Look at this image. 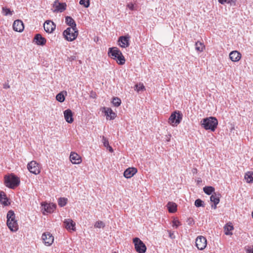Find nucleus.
Here are the masks:
<instances>
[{"label": "nucleus", "mask_w": 253, "mask_h": 253, "mask_svg": "<svg viewBox=\"0 0 253 253\" xmlns=\"http://www.w3.org/2000/svg\"><path fill=\"white\" fill-rule=\"evenodd\" d=\"M13 29L15 31L22 32L24 29L23 22L20 20L14 21L13 24Z\"/></svg>", "instance_id": "obj_14"}, {"label": "nucleus", "mask_w": 253, "mask_h": 253, "mask_svg": "<svg viewBox=\"0 0 253 253\" xmlns=\"http://www.w3.org/2000/svg\"><path fill=\"white\" fill-rule=\"evenodd\" d=\"M201 126L206 130H210L214 131L218 125V121L214 117H210L204 118L202 122Z\"/></svg>", "instance_id": "obj_2"}, {"label": "nucleus", "mask_w": 253, "mask_h": 253, "mask_svg": "<svg viewBox=\"0 0 253 253\" xmlns=\"http://www.w3.org/2000/svg\"><path fill=\"white\" fill-rule=\"evenodd\" d=\"M34 42L39 45H43L46 42V39L42 37L40 34H37L34 37Z\"/></svg>", "instance_id": "obj_16"}, {"label": "nucleus", "mask_w": 253, "mask_h": 253, "mask_svg": "<svg viewBox=\"0 0 253 253\" xmlns=\"http://www.w3.org/2000/svg\"><path fill=\"white\" fill-rule=\"evenodd\" d=\"M64 118L68 123H72L74 121L73 113L70 109H67L64 111Z\"/></svg>", "instance_id": "obj_19"}, {"label": "nucleus", "mask_w": 253, "mask_h": 253, "mask_svg": "<svg viewBox=\"0 0 253 253\" xmlns=\"http://www.w3.org/2000/svg\"><path fill=\"white\" fill-rule=\"evenodd\" d=\"M105 114L107 120H114L116 117V113L110 108H107L105 111Z\"/></svg>", "instance_id": "obj_22"}, {"label": "nucleus", "mask_w": 253, "mask_h": 253, "mask_svg": "<svg viewBox=\"0 0 253 253\" xmlns=\"http://www.w3.org/2000/svg\"><path fill=\"white\" fill-rule=\"evenodd\" d=\"M205 45L204 43L198 41L195 43V49L197 51L199 52L203 51Z\"/></svg>", "instance_id": "obj_29"}, {"label": "nucleus", "mask_w": 253, "mask_h": 253, "mask_svg": "<svg viewBox=\"0 0 253 253\" xmlns=\"http://www.w3.org/2000/svg\"><path fill=\"white\" fill-rule=\"evenodd\" d=\"M117 253V252H113V253Z\"/></svg>", "instance_id": "obj_52"}, {"label": "nucleus", "mask_w": 253, "mask_h": 253, "mask_svg": "<svg viewBox=\"0 0 253 253\" xmlns=\"http://www.w3.org/2000/svg\"><path fill=\"white\" fill-rule=\"evenodd\" d=\"M129 39L130 37L129 35L124 36H121L119 38L118 42L119 45L123 47L126 48L129 46Z\"/></svg>", "instance_id": "obj_11"}, {"label": "nucleus", "mask_w": 253, "mask_h": 253, "mask_svg": "<svg viewBox=\"0 0 253 253\" xmlns=\"http://www.w3.org/2000/svg\"><path fill=\"white\" fill-rule=\"evenodd\" d=\"M104 223L101 221H97L94 225V226L96 228L104 227Z\"/></svg>", "instance_id": "obj_38"}, {"label": "nucleus", "mask_w": 253, "mask_h": 253, "mask_svg": "<svg viewBox=\"0 0 253 253\" xmlns=\"http://www.w3.org/2000/svg\"><path fill=\"white\" fill-rule=\"evenodd\" d=\"M2 13L4 15H12L13 11H11L9 8L3 7L2 8Z\"/></svg>", "instance_id": "obj_34"}, {"label": "nucleus", "mask_w": 253, "mask_h": 253, "mask_svg": "<svg viewBox=\"0 0 253 253\" xmlns=\"http://www.w3.org/2000/svg\"><path fill=\"white\" fill-rule=\"evenodd\" d=\"M27 169L31 173L36 175L40 172L39 165L35 161H32L28 164Z\"/></svg>", "instance_id": "obj_8"}, {"label": "nucleus", "mask_w": 253, "mask_h": 253, "mask_svg": "<svg viewBox=\"0 0 253 253\" xmlns=\"http://www.w3.org/2000/svg\"><path fill=\"white\" fill-rule=\"evenodd\" d=\"M79 3L81 5H84V7L87 8L89 6L90 1L89 0H80Z\"/></svg>", "instance_id": "obj_35"}, {"label": "nucleus", "mask_w": 253, "mask_h": 253, "mask_svg": "<svg viewBox=\"0 0 253 253\" xmlns=\"http://www.w3.org/2000/svg\"><path fill=\"white\" fill-rule=\"evenodd\" d=\"M226 3L230 4L231 5H235L236 4V0H226Z\"/></svg>", "instance_id": "obj_41"}, {"label": "nucleus", "mask_w": 253, "mask_h": 253, "mask_svg": "<svg viewBox=\"0 0 253 253\" xmlns=\"http://www.w3.org/2000/svg\"><path fill=\"white\" fill-rule=\"evenodd\" d=\"M203 190L206 194L210 195L214 191V188L212 186H205Z\"/></svg>", "instance_id": "obj_30"}, {"label": "nucleus", "mask_w": 253, "mask_h": 253, "mask_svg": "<svg viewBox=\"0 0 253 253\" xmlns=\"http://www.w3.org/2000/svg\"><path fill=\"white\" fill-rule=\"evenodd\" d=\"M246 252L247 253H253V246L248 247Z\"/></svg>", "instance_id": "obj_43"}, {"label": "nucleus", "mask_w": 253, "mask_h": 253, "mask_svg": "<svg viewBox=\"0 0 253 253\" xmlns=\"http://www.w3.org/2000/svg\"><path fill=\"white\" fill-rule=\"evenodd\" d=\"M112 103L115 107H119L121 104V99L117 97L113 98Z\"/></svg>", "instance_id": "obj_33"}, {"label": "nucleus", "mask_w": 253, "mask_h": 253, "mask_svg": "<svg viewBox=\"0 0 253 253\" xmlns=\"http://www.w3.org/2000/svg\"><path fill=\"white\" fill-rule=\"evenodd\" d=\"M183 115L180 111H175L172 112L168 121V123L173 126H177L182 120Z\"/></svg>", "instance_id": "obj_5"}, {"label": "nucleus", "mask_w": 253, "mask_h": 253, "mask_svg": "<svg viewBox=\"0 0 253 253\" xmlns=\"http://www.w3.org/2000/svg\"><path fill=\"white\" fill-rule=\"evenodd\" d=\"M169 237L171 239H173V238H174V237H175V236H174V235L173 233H171L170 232H169Z\"/></svg>", "instance_id": "obj_48"}, {"label": "nucleus", "mask_w": 253, "mask_h": 253, "mask_svg": "<svg viewBox=\"0 0 253 253\" xmlns=\"http://www.w3.org/2000/svg\"><path fill=\"white\" fill-rule=\"evenodd\" d=\"M56 100L60 102H63L65 100V96L62 92H60L56 95Z\"/></svg>", "instance_id": "obj_32"}, {"label": "nucleus", "mask_w": 253, "mask_h": 253, "mask_svg": "<svg viewBox=\"0 0 253 253\" xmlns=\"http://www.w3.org/2000/svg\"><path fill=\"white\" fill-rule=\"evenodd\" d=\"M106 148L108 149L109 152H113V149L112 147L111 146H110V145H109V146H108V148Z\"/></svg>", "instance_id": "obj_49"}, {"label": "nucleus", "mask_w": 253, "mask_h": 253, "mask_svg": "<svg viewBox=\"0 0 253 253\" xmlns=\"http://www.w3.org/2000/svg\"><path fill=\"white\" fill-rule=\"evenodd\" d=\"M67 5L65 2H60L56 0L52 4L53 12H62L66 8Z\"/></svg>", "instance_id": "obj_10"}, {"label": "nucleus", "mask_w": 253, "mask_h": 253, "mask_svg": "<svg viewBox=\"0 0 253 253\" xmlns=\"http://www.w3.org/2000/svg\"><path fill=\"white\" fill-rule=\"evenodd\" d=\"M230 59L233 62L238 61L241 57V54L237 51H232L229 54Z\"/></svg>", "instance_id": "obj_21"}, {"label": "nucleus", "mask_w": 253, "mask_h": 253, "mask_svg": "<svg viewBox=\"0 0 253 253\" xmlns=\"http://www.w3.org/2000/svg\"><path fill=\"white\" fill-rule=\"evenodd\" d=\"M64 38L68 41L72 42L75 40L78 35L77 29L73 30L71 28H67L63 33Z\"/></svg>", "instance_id": "obj_6"}, {"label": "nucleus", "mask_w": 253, "mask_h": 253, "mask_svg": "<svg viewBox=\"0 0 253 253\" xmlns=\"http://www.w3.org/2000/svg\"><path fill=\"white\" fill-rule=\"evenodd\" d=\"M187 223L189 225H192L194 224L195 222L194 219L192 218H189L187 220Z\"/></svg>", "instance_id": "obj_40"}, {"label": "nucleus", "mask_w": 253, "mask_h": 253, "mask_svg": "<svg viewBox=\"0 0 253 253\" xmlns=\"http://www.w3.org/2000/svg\"><path fill=\"white\" fill-rule=\"evenodd\" d=\"M10 87V86L8 84H3V88L5 89H7Z\"/></svg>", "instance_id": "obj_47"}, {"label": "nucleus", "mask_w": 253, "mask_h": 253, "mask_svg": "<svg viewBox=\"0 0 253 253\" xmlns=\"http://www.w3.org/2000/svg\"><path fill=\"white\" fill-rule=\"evenodd\" d=\"M218 2L222 4H223L225 3H226L227 1L226 0H218Z\"/></svg>", "instance_id": "obj_46"}, {"label": "nucleus", "mask_w": 253, "mask_h": 253, "mask_svg": "<svg viewBox=\"0 0 253 253\" xmlns=\"http://www.w3.org/2000/svg\"><path fill=\"white\" fill-rule=\"evenodd\" d=\"M180 225V222L177 220H174L173 221V226H175L177 228Z\"/></svg>", "instance_id": "obj_42"}, {"label": "nucleus", "mask_w": 253, "mask_h": 253, "mask_svg": "<svg viewBox=\"0 0 253 253\" xmlns=\"http://www.w3.org/2000/svg\"><path fill=\"white\" fill-rule=\"evenodd\" d=\"M42 240L46 246L51 245L54 241V237L49 232L44 233L42 235Z\"/></svg>", "instance_id": "obj_12"}, {"label": "nucleus", "mask_w": 253, "mask_h": 253, "mask_svg": "<svg viewBox=\"0 0 253 253\" xmlns=\"http://www.w3.org/2000/svg\"><path fill=\"white\" fill-rule=\"evenodd\" d=\"M64 224L67 230L75 231V223L71 219H66L64 221Z\"/></svg>", "instance_id": "obj_18"}, {"label": "nucleus", "mask_w": 253, "mask_h": 253, "mask_svg": "<svg viewBox=\"0 0 253 253\" xmlns=\"http://www.w3.org/2000/svg\"><path fill=\"white\" fill-rule=\"evenodd\" d=\"M71 162L74 164H79L82 162L81 157L75 152H71L70 155Z\"/></svg>", "instance_id": "obj_15"}, {"label": "nucleus", "mask_w": 253, "mask_h": 253, "mask_svg": "<svg viewBox=\"0 0 253 253\" xmlns=\"http://www.w3.org/2000/svg\"><path fill=\"white\" fill-rule=\"evenodd\" d=\"M252 217H253V212H252Z\"/></svg>", "instance_id": "obj_51"}, {"label": "nucleus", "mask_w": 253, "mask_h": 253, "mask_svg": "<svg viewBox=\"0 0 253 253\" xmlns=\"http://www.w3.org/2000/svg\"><path fill=\"white\" fill-rule=\"evenodd\" d=\"M224 233L226 235H231L232 234V232L230 231H232L234 229L233 226L231 224V223L226 224L224 226Z\"/></svg>", "instance_id": "obj_25"}, {"label": "nucleus", "mask_w": 253, "mask_h": 253, "mask_svg": "<svg viewBox=\"0 0 253 253\" xmlns=\"http://www.w3.org/2000/svg\"><path fill=\"white\" fill-rule=\"evenodd\" d=\"M195 244L196 246L199 250H203L207 245V239L203 236H199L196 239Z\"/></svg>", "instance_id": "obj_9"}, {"label": "nucleus", "mask_w": 253, "mask_h": 253, "mask_svg": "<svg viewBox=\"0 0 253 253\" xmlns=\"http://www.w3.org/2000/svg\"><path fill=\"white\" fill-rule=\"evenodd\" d=\"M102 143H103L104 146L106 148H108V146H109V141L108 139L104 136L102 137Z\"/></svg>", "instance_id": "obj_37"}, {"label": "nucleus", "mask_w": 253, "mask_h": 253, "mask_svg": "<svg viewBox=\"0 0 253 253\" xmlns=\"http://www.w3.org/2000/svg\"><path fill=\"white\" fill-rule=\"evenodd\" d=\"M76 56H70V57H69V59L70 61H74V60H76Z\"/></svg>", "instance_id": "obj_45"}, {"label": "nucleus", "mask_w": 253, "mask_h": 253, "mask_svg": "<svg viewBox=\"0 0 253 253\" xmlns=\"http://www.w3.org/2000/svg\"><path fill=\"white\" fill-rule=\"evenodd\" d=\"M220 194L213 193L210 197V200L214 205H217L220 201Z\"/></svg>", "instance_id": "obj_24"}, {"label": "nucleus", "mask_w": 253, "mask_h": 253, "mask_svg": "<svg viewBox=\"0 0 253 253\" xmlns=\"http://www.w3.org/2000/svg\"><path fill=\"white\" fill-rule=\"evenodd\" d=\"M45 31L48 33H52L56 28V25L50 20H47L43 25Z\"/></svg>", "instance_id": "obj_13"}, {"label": "nucleus", "mask_w": 253, "mask_h": 253, "mask_svg": "<svg viewBox=\"0 0 253 253\" xmlns=\"http://www.w3.org/2000/svg\"><path fill=\"white\" fill-rule=\"evenodd\" d=\"M245 179L247 183L253 182V171H248L245 174Z\"/></svg>", "instance_id": "obj_28"}, {"label": "nucleus", "mask_w": 253, "mask_h": 253, "mask_svg": "<svg viewBox=\"0 0 253 253\" xmlns=\"http://www.w3.org/2000/svg\"><path fill=\"white\" fill-rule=\"evenodd\" d=\"M167 207L170 213H174L177 211V205L175 203L169 202L167 205Z\"/></svg>", "instance_id": "obj_23"}, {"label": "nucleus", "mask_w": 253, "mask_h": 253, "mask_svg": "<svg viewBox=\"0 0 253 253\" xmlns=\"http://www.w3.org/2000/svg\"><path fill=\"white\" fill-rule=\"evenodd\" d=\"M135 89H136L137 90V91L143 90L144 89V86L142 84H139V85L136 84V85H135Z\"/></svg>", "instance_id": "obj_39"}, {"label": "nucleus", "mask_w": 253, "mask_h": 253, "mask_svg": "<svg viewBox=\"0 0 253 253\" xmlns=\"http://www.w3.org/2000/svg\"><path fill=\"white\" fill-rule=\"evenodd\" d=\"M67 201L68 200L66 198H60L58 200V205L60 207H63L67 204Z\"/></svg>", "instance_id": "obj_31"}, {"label": "nucleus", "mask_w": 253, "mask_h": 253, "mask_svg": "<svg viewBox=\"0 0 253 253\" xmlns=\"http://www.w3.org/2000/svg\"><path fill=\"white\" fill-rule=\"evenodd\" d=\"M65 23L66 24L70 26L73 30H76L77 25L75 20L70 16H67L65 17Z\"/></svg>", "instance_id": "obj_20"}, {"label": "nucleus", "mask_w": 253, "mask_h": 253, "mask_svg": "<svg viewBox=\"0 0 253 253\" xmlns=\"http://www.w3.org/2000/svg\"><path fill=\"white\" fill-rule=\"evenodd\" d=\"M195 206L196 207H204V202L202 200L198 199L195 201Z\"/></svg>", "instance_id": "obj_36"}, {"label": "nucleus", "mask_w": 253, "mask_h": 253, "mask_svg": "<svg viewBox=\"0 0 253 253\" xmlns=\"http://www.w3.org/2000/svg\"><path fill=\"white\" fill-rule=\"evenodd\" d=\"M127 7L131 10H133L134 9V4L131 2L128 3Z\"/></svg>", "instance_id": "obj_44"}, {"label": "nucleus", "mask_w": 253, "mask_h": 253, "mask_svg": "<svg viewBox=\"0 0 253 253\" xmlns=\"http://www.w3.org/2000/svg\"><path fill=\"white\" fill-rule=\"evenodd\" d=\"M137 171L135 168H129L126 169L124 172V176L126 178L132 177Z\"/></svg>", "instance_id": "obj_17"}, {"label": "nucleus", "mask_w": 253, "mask_h": 253, "mask_svg": "<svg viewBox=\"0 0 253 253\" xmlns=\"http://www.w3.org/2000/svg\"><path fill=\"white\" fill-rule=\"evenodd\" d=\"M7 225L9 229L13 232H15L18 229V225L17 221L15 219V215L14 211L10 210L7 212Z\"/></svg>", "instance_id": "obj_4"}, {"label": "nucleus", "mask_w": 253, "mask_h": 253, "mask_svg": "<svg viewBox=\"0 0 253 253\" xmlns=\"http://www.w3.org/2000/svg\"><path fill=\"white\" fill-rule=\"evenodd\" d=\"M133 243L136 251L138 253H145L147 248L144 243L138 238L135 237L133 239Z\"/></svg>", "instance_id": "obj_7"}, {"label": "nucleus", "mask_w": 253, "mask_h": 253, "mask_svg": "<svg viewBox=\"0 0 253 253\" xmlns=\"http://www.w3.org/2000/svg\"><path fill=\"white\" fill-rule=\"evenodd\" d=\"M108 54L109 56L116 60L118 64L121 65L125 64L126 62L125 58L118 47H110L108 50Z\"/></svg>", "instance_id": "obj_1"}, {"label": "nucleus", "mask_w": 253, "mask_h": 253, "mask_svg": "<svg viewBox=\"0 0 253 253\" xmlns=\"http://www.w3.org/2000/svg\"><path fill=\"white\" fill-rule=\"evenodd\" d=\"M20 182V178L14 173L4 176V184L9 188L14 189L19 185Z\"/></svg>", "instance_id": "obj_3"}, {"label": "nucleus", "mask_w": 253, "mask_h": 253, "mask_svg": "<svg viewBox=\"0 0 253 253\" xmlns=\"http://www.w3.org/2000/svg\"><path fill=\"white\" fill-rule=\"evenodd\" d=\"M216 206H217V205L214 204L213 205H211V208L214 209H216V207H217Z\"/></svg>", "instance_id": "obj_50"}, {"label": "nucleus", "mask_w": 253, "mask_h": 253, "mask_svg": "<svg viewBox=\"0 0 253 253\" xmlns=\"http://www.w3.org/2000/svg\"><path fill=\"white\" fill-rule=\"evenodd\" d=\"M56 209V205L54 204H45L44 205V211L48 213H51Z\"/></svg>", "instance_id": "obj_27"}, {"label": "nucleus", "mask_w": 253, "mask_h": 253, "mask_svg": "<svg viewBox=\"0 0 253 253\" xmlns=\"http://www.w3.org/2000/svg\"><path fill=\"white\" fill-rule=\"evenodd\" d=\"M8 199L3 191H0V202L4 206L8 205Z\"/></svg>", "instance_id": "obj_26"}]
</instances>
